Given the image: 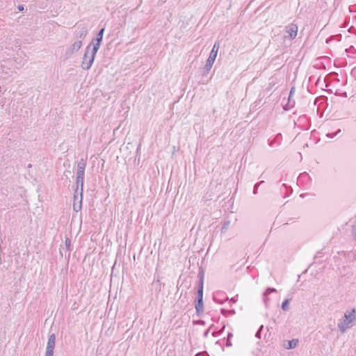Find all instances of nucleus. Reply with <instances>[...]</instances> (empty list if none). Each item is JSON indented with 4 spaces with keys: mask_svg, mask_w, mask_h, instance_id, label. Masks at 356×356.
<instances>
[{
    "mask_svg": "<svg viewBox=\"0 0 356 356\" xmlns=\"http://www.w3.org/2000/svg\"><path fill=\"white\" fill-rule=\"evenodd\" d=\"M356 319V312L353 309L350 312L345 313L343 318L339 320L338 327L341 332L344 333L348 328L353 326V322Z\"/></svg>",
    "mask_w": 356,
    "mask_h": 356,
    "instance_id": "1",
    "label": "nucleus"
},
{
    "mask_svg": "<svg viewBox=\"0 0 356 356\" xmlns=\"http://www.w3.org/2000/svg\"><path fill=\"white\" fill-rule=\"evenodd\" d=\"M86 162L81 159L77 165V172H76V193H78L79 188V196H80V202L82 200V193H83V177L85 174V169H86Z\"/></svg>",
    "mask_w": 356,
    "mask_h": 356,
    "instance_id": "2",
    "label": "nucleus"
},
{
    "mask_svg": "<svg viewBox=\"0 0 356 356\" xmlns=\"http://www.w3.org/2000/svg\"><path fill=\"white\" fill-rule=\"evenodd\" d=\"M90 45L88 46L86 50V53L83 58L81 63V67L83 70H88L92 65L95 60V55L97 52V47H92L91 52L90 53Z\"/></svg>",
    "mask_w": 356,
    "mask_h": 356,
    "instance_id": "3",
    "label": "nucleus"
},
{
    "mask_svg": "<svg viewBox=\"0 0 356 356\" xmlns=\"http://www.w3.org/2000/svg\"><path fill=\"white\" fill-rule=\"evenodd\" d=\"M82 46L81 40H76L73 42L69 47L67 48L65 51V56L69 58L72 57V56L78 52Z\"/></svg>",
    "mask_w": 356,
    "mask_h": 356,
    "instance_id": "4",
    "label": "nucleus"
},
{
    "mask_svg": "<svg viewBox=\"0 0 356 356\" xmlns=\"http://www.w3.org/2000/svg\"><path fill=\"white\" fill-rule=\"evenodd\" d=\"M285 31L288 33V35H285L284 37L293 40L297 35L298 26L295 24H290L285 27Z\"/></svg>",
    "mask_w": 356,
    "mask_h": 356,
    "instance_id": "5",
    "label": "nucleus"
},
{
    "mask_svg": "<svg viewBox=\"0 0 356 356\" xmlns=\"http://www.w3.org/2000/svg\"><path fill=\"white\" fill-rule=\"evenodd\" d=\"M277 292V290L275 288H270V287H268L266 289V291L264 292V294H263V300H264V302L265 304V306L266 307H268V302H269V300L270 299L268 298V296L270 293H276Z\"/></svg>",
    "mask_w": 356,
    "mask_h": 356,
    "instance_id": "6",
    "label": "nucleus"
},
{
    "mask_svg": "<svg viewBox=\"0 0 356 356\" xmlns=\"http://www.w3.org/2000/svg\"><path fill=\"white\" fill-rule=\"evenodd\" d=\"M88 34V30L86 27H78L76 30V36L79 39H84Z\"/></svg>",
    "mask_w": 356,
    "mask_h": 356,
    "instance_id": "7",
    "label": "nucleus"
},
{
    "mask_svg": "<svg viewBox=\"0 0 356 356\" xmlns=\"http://www.w3.org/2000/svg\"><path fill=\"white\" fill-rule=\"evenodd\" d=\"M56 343V336L54 334H51L48 339L47 345V350H54Z\"/></svg>",
    "mask_w": 356,
    "mask_h": 356,
    "instance_id": "8",
    "label": "nucleus"
},
{
    "mask_svg": "<svg viewBox=\"0 0 356 356\" xmlns=\"http://www.w3.org/2000/svg\"><path fill=\"white\" fill-rule=\"evenodd\" d=\"M298 342H299L298 339H293L292 340L288 341L286 342V343H284V347L288 350L293 349V348H295L298 346Z\"/></svg>",
    "mask_w": 356,
    "mask_h": 356,
    "instance_id": "9",
    "label": "nucleus"
},
{
    "mask_svg": "<svg viewBox=\"0 0 356 356\" xmlns=\"http://www.w3.org/2000/svg\"><path fill=\"white\" fill-rule=\"evenodd\" d=\"M104 29H102L99 33L97 34V38H96V43L93 45V47H97V50L99 49L101 42L102 41L103 38V34H104Z\"/></svg>",
    "mask_w": 356,
    "mask_h": 356,
    "instance_id": "10",
    "label": "nucleus"
},
{
    "mask_svg": "<svg viewBox=\"0 0 356 356\" xmlns=\"http://www.w3.org/2000/svg\"><path fill=\"white\" fill-rule=\"evenodd\" d=\"M195 309L198 314L200 311V286L197 289V297L195 298Z\"/></svg>",
    "mask_w": 356,
    "mask_h": 356,
    "instance_id": "11",
    "label": "nucleus"
},
{
    "mask_svg": "<svg viewBox=\"0 0 356 356\" xmlns=\"http://www.w3.org/2000/svg\"><path fill=\"white\" fill-rule=\"evenodd\" d=\"M218 51V47H217L216 49H212L210 52L209 59H210L213 61H215L216 56H217Z\"/></svg>",
    "mask_w": 356,
    "mask_h": 356,
    "instance_id": "12",
    "label": "nucleus"
},
{
    "mask_svg": "<svg viewBox=\"0 0 356 356\" xmlns=\"http://www.w3.org/2000/svg\"><path fill=\"white\" fill-rule=\"evenodd\" d=\"M213 63H214V61H213V60H210L209 58L207 59V63H206V65L204 66V71L206 72H208L211 70Z\"/></svg>",
    "mask_w": 356,
    "mask_h": 356,
    "instance_id": "13",
    "label": "nucleus"
},
{
    "mask_svg": "<svg viewBox=\"0 0 356 356\" xmlns=\"http://www.w3.org/2000/svg\"><path fill=\"white\" fill-rule=\"evenodd\" d=\"M289 302H290V300L286 299L282 302V310L286 312L289 309Z\"/></svg>",
    "mask_w": 356,
    "mask_h": 356,
    "instance_id": "14",
    "label": "nucleus"
},
{
    "mask_svg": "<svg viewBox=\"0 0 356 356\" xmlns=\"http://www.w3.org/2000/svg\"><path fill=\"white\" fill-rule=\"evenodd\" d=\"M264 328V325H261L259 329L258 330V331L257 332L256 334H255V337L258 339H261V330H263Z\"/></svg>",
    "mask_w": 356,
    "mask_h": 356,
    "instance_id": "15",
    "label": "nucleus"
},
{
    "mask_svg": "<svg viewBox=\"0 0 356 356\" xmlns=\"http://www.w3.org/2000/svg\"><path fill=\"white\" fill-rule=\"evenodd\" d=\"M341 132V129H339L337 131H336L335 133H333V134H327L326 136L328 137V138H333L334 136H337L339 133Z\"/></svg>",
    "mask_w": 356,
    "mask_h": 356,
    "instance_id": "16",
    "label": "nucleus"
},
{
    "mask_svg": "<svg viewBox=\"0 0 356 356\" xmlns=\"http://www.w3.org/2000/svg\"><path fill=\"white\" fill-rule=\"evenodd\" d=\"M45 356H54V350L46 349Z\"/></svg>",
    "mask_w": 356,
    "mask_h": 356,
    "instance_id": "17",
    "label": "nucleus"
},
{
    "mask_svg": "<svg viewBox=\"0 0 356 356\" xmlns=\"http://www.w3.org/2000/svg\"><path fill=\"white\" fill-rule=\"evenodd\" d=\"M262 183H264V181H261L260 183L257 184H255V185H254V190H253V193H254V194H257V188H258L259 186L261 184H262Z\"/></svg>",
    "mask_w": 356,
    "mask_h": 356,
    "instance_id": "18",
    "label": "nucleus"
},
{
    "mask_svg": "<svg viewBox=\"0 0 356 356\" xmlns=\"http://www.w3.org/2000/svg\"><path fill=\"white\" fill-rule=\"evenodd\" d=\"M294 91V88H292L290 91L289 97V104H291V97L293 96V92Z\"/></svg>",
    "mask_w": 356,
    "mask_h": 356,
    "instance_id": "19",
    "label": "nucleus"
},
{
    "mask_svg": "<svg viewBox=\"0 0 356 356\" xmlns=\"http://www.w3.org/2000/svg\"><path fill=\"white\" fill-rule=\"evenodd\" d=\"M65 245H66L67 247H69V246H70V240L69 238H67V239L65 240Z\"/></svg>",
    "mask_w": 356,
    "mask_h": 356,
    "instance_id": "20",
    "label": "nucleus"
},
{
    "mask_svg": "<svg viewBox=\"0 0 356 356\" xmlns=\"http://www.w3.org/2000/svg\"><path fill=\"white\" fill-rule=\"evenodd\" d=\"M79 191H80V189L79 190L78 193L75 192V194L74 195V200H78V195H79Z\"/></svg>",
    "mask_w": 356,
    "mask_h": 356,
    "instance_id": "21",
    "label": "nucleus"
},
{
    "mask_svg": "<svg viewBox=\"0 0 356 356\" xmlns=\"http://www.w3.org/2000/svg\"><path fill=\"white\" fill-rule=\"evenodd\" d=\"M207 355V351H202L201 355L202 356H206Z\"/></svg>",
    "mask_w": 356,
    "mask_h": 356,
    "instance_id": "22",
    "label": "nucleus"
},
{
    "mask_svg": "<svg viewBox=\"0 0 356 356\" xmlns=\"http://www.w3.org/2000/svg\"><path fill=\"white\" fill-rule=\"evenodd\" d=\"M217 47H219L218 45H217L216 44H215L212 48V49H216Z\"/></svg>",
    "mask_w": 356,
    "mask_h": 356,
    "instance_id": "23",
    "label": "nucleus"
},
{
    "mask_svg": "<svg viewBox=\"0 0 356 356\" xmlns=\"http://www.w3.org/2000/svg\"><path fill=\"white\" fill-rule=\"evenodd\" d=\"M209 330H207L204 332V337H207V334H209Z\"/></svg>",
    "mask_w": 356,
    "mask_h": 356,
    "instance_id": "24",
    "label": "nucleus"
},
{
    "mask_svg": "<svg viewBox=\"0 0 356 356\" xmlns=\"http://www.w3.org/2000/svg\"><path fill=\"white\" fill-rule=\"evenodd\" d=\"M213 298H214V300H215L216 302H220V301L217 299L216 296H214Z\"/></svg>",
    "mask_w": 356,
    "mask_h": 356,
    "instance_id": "25",
    "label": "nucleus"
},
{
    "mask_svg": "<svg viewBox=\"0 0 356 356\" xmlns=\"http://www.w3.org/2000/svg\"><path fill=\"white\" fill-rule=\"evenodd\" d=\"M232 337V333H229L228 334V339H229L230 337Z\"/></svg>",
    "mask_w": 356,
    "mask_h": 356,
    "instance_id": "26",
    "label": "nucleus"
},
{
    "mask_svg": "<svg viewBox=\"0 0 356 356\" xmlns=\"http://www.w3.org/2000/svg\"><path fill=\"white\" fill-rule=\"evenodd\" d=\"M227 346H231V343L229 342V340L228 339L227 341Z\"/></svg>",
    "mask_w": 356,
    "mask_h": 356,
    "instance_id": "27",
    "label": "nucleus"
},
{
    "mask_svg": "<svg viewBox=\"0 0 356 356\" xmlns=\"http://www.w3.org/2000/svg\"><path fill=\"white\" fill-rule=\"evenodd\" d=\"M19 9L20 10H23V7L19 6Z\"/></svg>",
    "mask_w": 356,
    "mask_h": 356,
    "instance_id": "28",
    "label": "nucleus"
},
{
    "mask_svg": "<svg viewBox=\"0 0 356 356\" xmlns=\"http://www.w3.org/2000/svg\"><path fill=\"white\" fill-rule=\"evenodd\" d=\"M280 136H281V134H277V138H280Z\"/></svg>",
    "mask_w": 356,
    "mask_h": 356,
    "instance_id": "29",
    "label": "nucleus"
},
{
    "mask_svg": "<svg viewBox=\"0 0 356 356\" xmlns=\"http://www.w3.org/2000/svg\"><path fill=\"white\" fill-rule=\"evenodd\" d=\"M201 289H203V282L202 281V286H201Z\"/></svg>",
    "mask_w": 356,
    "mask_h": 356,
    "instance_id": "30",
    "label": "nucleus"
},
{
    "mask_svg": "<svg viewBox=\"0 0 356 356\" xmlns=\"http://www.w3.org/2000/svg\"><path fill=\"white\" fill-rule=\"evenodd\" d=\"M199 355H200V353H197V354L195 355V356H198Z\"/></svg>",
    "mask_w": 356,
    "mask_h": 356,
    "instance_id": "31",
    "label": "nucleus"
}]
</instances>
